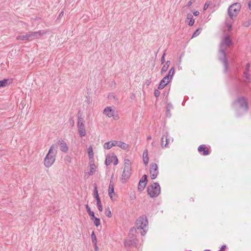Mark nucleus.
Instances as JSON below:
<instances>
[{
	"instance_id": "f257e3e1",
	"label": "nucleus",
	"mask_w": 251,
	"mask_h": 251,
	"mask_svg": "<svg viewBox=\"0 0 251 251\" xmlns=\"http://www.w3.org/2000/svg\"><path fill=\"white\" fill-rule=\"evenodd\" d=\"M233 44L232 40L228 34L226 35L221 43V49L219 50V59L224 66V71L226 72L228 70V62L226 58V52L224 46L229 47Z\"/></svg>"
},
{
	"instance_id": "f03ea898",
	"label": "nucleus",
	"mask_w": 251,
	"mask_h": 251,
	"mask_svg": "<svg viewBox=\"0 0 251 251\" xmlns=\"http://www.w3.org/2000/svg\"><path fill=\"white\" fill-rule=\"evenodd\" d=\"M148 224V221L147 218V216L145 215H143L140 216L136 221V226L135 227H132L130 229L129 234L128 235V237L126 238L127 239H130L134 240H137L136 238V236L135 235L134 233L136 232V228L137 229H143V231L141 232V234L144 235L146 233V231L144 230V227H145Z\"/></svg>"
},
{
	"instance_id": "7ed1b4c3",
	"label": "nucleus",
	"mask_w": 251,
	"mask_h": 251,
	"mask_svg": "<svg viewBox=\"0 0 251 251\" xmlns=\"http://www.w3.org/2000/svg\"><path fill=\"white\" fill-rule=\"evenodd\" d=\"M57 146L52 145L50 147L48 153L44 159V165L46 167H50L55 160Z\"/></svg>"
},
{
	"instance_id": "20e7f679",
	"label": "nucleus",
	"mask_w": 251,
	"mask_h": 251,
	"mask_svg": "<svg viewBox=\"0 0 251 251\" xmlns=\"http://www.w3.org/2000/svg\"><path fill=\"white\" fill-rule=\"evenodd\" d=\"M147 192L151 198L157 197L160 193V187L158 183L153 182L147 187Z\"/></svg>"
},
{
	"instance_id": "39448f33",
	"label": "nucleus",
	"mask_w": 251,
	"mask_h": 251,
	"mask_svg": "<svg viewBox=\"0 0 251 251\" xmlns=\"http://www.w3.org/2000/svg\"><path fill=\"white\" fill-rule=\"evenodd\" d=\"M239 104V107L244 110L245 112H247L249 110V102L248 99L245 97H239L233 103V105Z\"/></svg>"
},
{
	"instance_id": "423d86ee",
	"label": "nucleus",
	"mask_w": 251,
	"mask_h": 251,
	"mask_svg": "<svg viewBox=\"0 0 251 251\" xmlns=\"http://www.w3.org/2000/svg\"><path fill=\"white\" fill-rule=\"evenodd\" d=\"M78 121L77 123V127L79 135L81 137H84L86 135V130L84 125V121L83 118L81 117V114L80 111L77 113Z\"/></svg>"
},
{
	"instance_id": "0eeeda50",
	"label": "nucleus",
	"mask_w": 251,
	"mask_h": 251,
	"mask_svg": "<svg viewBox=\"0 0 251 251\" xmlns=\"http://www.w3.org/2000/svg\"><path fill=\"white\" fill-rule=\"evenodd\" d=\"M241 9L240 3L236 2L230 5L228 8V14L229 17L233 19L236 17Z\"/></svg>"
},
{
	"instance_id": "6e6552de",
	"label": "nucleus",
	"mask_w": 251,
	"mask_h": 251,
	"mask_svg": "<svg viewBox=\"0 0 251 251\" xmlns=\"http://www.w3.org/2000/svg\"><path fill=\"white\" fill-rule=\"evenodd\" d=\"M159 174L158 166L155 163H151L150 165V174L151 179H154Z\"/></svg>"
},
{
	"instance_id": "1a4fd4ad",
	"label": "nucleus",
	"mask_w": 251,
	"mask_h": 251,
	"mask_svg": "<svg viewBox=\"0 0 251 251\" xmlns=\"http://www.w3.org/2000/svg\"><path fill=\"white\" fill-rule=\"evenodd\" d=\"M138 243V240H134L126 238L124 241V245L127 251L133 247H137Z\"/></svg>"
},
{
	"instance_id": "9d476101",
	"label": "nucleus",
	"mask_w": 251,
	"mask_h": 251,
	"mask_svg": "<svg viewBox=\"0 0 251 251\" xmlns=\"http://www.w3.org/2000/svg\"><path fill=\"white\" fill-rule=\"evenodd\" d=\"M147 177V175H144L139 180L138 186V190L139 191L142 192L145 189L148 182Z\"/></svg>"
},
{
	"instance_id": "9b49d317",
	"label": "nucleus",
	"mask_w": 251,
	"mask_h": 251,
	"mask_svg": "<svg viewBox=\"0 0 251 251\" xmlns=\"http://www.w3.org/2000/svg\"><path fill=\"white\" fill-rule=\"evenodd\" d=\"M45 33L44 31L39 30L37 31L31 32L28 33L29 41H32L41 37Z\"/></svg>"
},
{
	"instance_id": "f8f14e48",
	"label": "nucleus",
	"mask_w": 251,
	"mask_h": 251,
	"mask_svg": "<svg viewBox=\"0 0 251 251\" xmlns=\"http://www.w3.org/2000/svg\"><path fill=\"white\" fill-rule=\"evenodd\" d=\"M198 151L200 153L202 152L201 154L203 156L209 155L211 152L210 149L204 144L199 146L198 148Z\"/></svg>"
},
{
	"instance_id": "ddd939ff",
	"label": "nucleus",
	"mask_w": 251,
	"mask_h": 251,
	"mask_svg": "<svg viewBox=\"0 0 251 251\" xmlns=\"http://www.w3.org/2000/svg\"><path fill=\"white\" fill-rule=\"evenodd\" d=\"M170 143V139L168 138V133L163 135L161 139V146L162 148H167Z\"/></svg>"
},
{
	"instance_id": "4468645a",
	"label": "nucleus",
	"mask_w": 251,
	"mask_h": 251,
	"mask_svg": "<svg viewBox=\"0 0 251 251\" xmlns=\"http://www.w3.org/2000/svg\"><path fill=\"white\" fill-rule=\"evenodd\" d=\"M57 146L59 145L60 150L64 152H67L68 151V147L67 146L66 142L62 139L59 140L57 143Z\"/></svg>"
},
{
	"instance_id": "2eb2a0df",
	"label": "nucleus",
	"mask_w": 251,
	"mask_h": 251,
	"mask_svg": "<svg viewBox=\"0 0 251 251\" xmlns=\"http://www.w3.org/2000/svg\"><path fill=\"white\" fill-rule=\"evenodd\" d=\"M171 80L168 78V76H165L163 78V79L160 81L158 86V89H163L170 82Z\"/></svg>"
},
{
	"instance_id": "dca6fc26",
	"label": "nucleus",
	"mask_w": 251,
	"mask_h": 251,
	"mask_svg": "<svg viewBox=\"0 0 251 251\" xmlns=\"http://www.w3.org/2000/svg\"><path fill=\"white\" fill-rule=\"evenodd\" d=\"M115 111L112 109L111 107H107L103 110V113L107 116L109 118L114 116Z\"/></svg>"
},
{
	"instance_id": "f3484780",
	"label": "nucleus",
	"mask_w": 251,
	"mask_h": 251,
	"mask_svg": "<svg viewBox=\"0 0 251 251\" xmlns=\"http://www.w3.org/2000/svg\"><path fill=\"white\" fill-rule=\"evenodd\" d=\"M131 174V173L123 171L122 175L121 182L123 183H125L126 182V180L129 178Z\"/></svg>"
},
{
	"instance_id": "a211bd4d",
	"label": "nucleus",
	"mask_w": 251,
	"mask_h": 251,
	"mask_svg": "<svg viewBox=\"0 0 251 251\" xmlns=\"http://www.w3.org/2000/svg\"><path fill=\"white\" fill-rule=\"evenodd\" d=\"M117 141H109L104 144L103 147L105 149L109 150L114 146H117Z\"/></svg>"
},
{
	"instance_id": "6ab92c4d",
	"label": "nucleus",
	"mask_w": 251,
	"mask_h": 251,
	"mask_svg": "<svg viewBox=\"0 0 251 251\" xmlns=\"http://www.w3.org/2000/svg\"><path fill=\"white\" fill-rule=\"evenodd\" d=\"M13 79L11 78H5L2 80H0V88L5 87L8 84L12 83Z\"/></svg>"
},
{
	"instance_id": "aec40b11",
	"label": "nucleus",
	"mask_w": 251,
	"mask_h": 251,
	"mask_svg": "<svg viewBox=\"0 0 251 251\" xmlns=\"http://www.w3.org/2000/svg\"><path fill=\"white\" fill-rule=\"evenodd\" d=\"M117 146L125 150L128 151L129 150V145L128 144L121 141H117Z\"/></svg>"
},
{
	"instance_id": "412c9836",
	"label": "nucleus",
	"mask_w": 251,
	"mask_h": 251,
	"mask_svg": "<svg viewBox=\"0 0 251 251\" xmlns=\"http://www.w3.org/2000/svg\"><path fill=\"white\" fill-rule=\"evenodd\" d=\"M114 156V154L112 153V155L108 154L106 157V159L105 161V165L106 166L109 165L113 161V156Z\"/></svg>"
},
{
	"instance_id": "4be33fe9",
	"label": "nucleus",
	"mask_w": 251,
	"mask_h": 251,
	"mask_svg": "<svg viewBox=\"0 0 251 251\" xmlns=\"http://www.w3.org/2000/svg\"><path fill=\"white\" fill-rule=\"evenodd\" d=\"M173 109V105L171 103H167L166 105V116L170 118L171 116V110Z\"/></svg>"
},
{
	"instance_id": "5701e85b",
	"label": "nucleus",
	"mask_w": 251,
	"mask_h": 251,
	"mask_svg": "<svg viewBox=\"0 0 251 251\" xmlns=\"http://www.w3.org/2000/svg\"><path fill=\"white\" fill-rule=\"evenodd\" d=\"M112 194H114V185L111 183V181L110 182L109 187H108V195L111 199V200H113L112 199Z\"/></svg>"
},
{
	"instance_id": "b1692460",
	"label": "nucleus",
	"mask_w": 251,
	"mask_h": 251,
	"mask_svg": "<svg viewBox=\"0 0 251 251\" xmlns=\"http://www.w3.org/2000/svg\"><path fill=\"white\" fill-rule=\"evenodd\" d=\"M90 171L87 173L88 176L93 175L96 172V166L94 163L90 164Z\"/></svg>"
},
{
	"instance_id": "393cba45",
	"label": "nucleus",
	"mask_w": 251,
	"mask_h": 251,
	"mask_svg": "<svg viewBox=\"0 0 251 251\" xmlns=\"http://www.w3.org/2000/svg\"><path fill=\"white\" fill-rule=\"evenodd\" d=\"M94 197L96 199V200H100V198L98 193V187L96 183L94 184Z\"/></svg>"
},
{
	"instance_id": "a878e982",
	"label": "nucleus",
	"mask_w": 251,
	"mask_h": 251,
	"mask_svg": "<svg viewBox=\"0 0 251 251\" xmlns=\"http://www.w3.org/2000/svg\"><path fill=\"white\" fill-rule=\"evenodd\" d=\"M16 39L18 40L29 41L28 33L25 35H18V36H17Z\"/></svg>"
},
{
	"instance_id": "bb28decb",
	"label": "nucleus",
	"mask_w": 251,
	"mask_h": 251,
	"mask_svg": "<svg viewBox=\"0 0 251 251\" xmlns=\"http://www.w3.org/2000/svg\"><path fill=\"white\" fill-rule=\"evenodd\" d=\"M175 74V68L172 67L169 71L168 74L166 76H168V78L171 80Z\"/></svg>"
},
{
	"instance_id": "cd10ccee",
	"label": "nucleus",
	"mask_w": 251,
	"mask_h": 251,
	"mask_svg": "<svg viewBox=\"0 0 251 251\" xmlns=\"http://www.w3.org/2000/svg\"><path fill=\"white\" fill-rule=\"evenodd\" d=\"M187 17L188 19H190V21L188 23V25L189 26H192L195 23V20L193 18V16L191 14L189 13L187 14Z\"/></svg>"
},
{
	"instance_id": "c85d7f7f",
	"label": "nucleus",
	"mask_w": 251,
	"mask_h": 251,
	"mask_svg": "<svg viewBox=\"0 0 251 251\" xmlns=\"http://www.w3.org/2000/svg\"><path fill=\"white\" fill-rule=\"evenodd\" d=\"M88 154L90 159L94 158V153L92 147H89L88 149Z\"/></svg>"
},
{
	"instance_id": "c756f323",
	"label": "nucleus",
	"mask_w": 251,
	"mask_h": 251,
	"mask_svg": "<svg viewBox=\"0 0 251 251\" xmlns=\"http://www.w3.org/2000/svg\"><path fill=\"white\" fill-rule=\"evenodd\" d=\"M97 201V205L98 207V209L100 211H102L103 210L102 206L101 204L100 199L96 200Z\"/></svg>"
},
{
	"instance_id": "7c9ffc66",
	"label": "nucleus",
	"mask_w": 251,
	"mask_h": 251,
	"mask_svg": "<svg viewBox=\"0 0 251 251\" xmlns=\"http://www.w3.org/2000/svg\"><path fill=\"white\" fill-rule=\"evenodd\" d=\"M92 242L93 244H97L96 236L94 231L91 234Z\"/></svg>"
},
{
	"instance_id": "2f4dec72",
	"label": "nucleus",
	"mask_w": 251,
	"mask_h": 251,
	"mask_svg": "<svg viewBox=\"0 0 251 251\" xmlns=\"http://www.w3.org/2000/svg\"><path fill=\"white\" fill-rule=\"evenodd\" d=\"M201 31V28L197 29L195 31V32L193 33L192 37L193 38V37H195L198 36L200 34Z\"/></svg>"
},
{
	"instance_id": "473e14b6",
	"label": "nucleus",
	"mask_w": 251,
	"mask_h": 251,
	"mask_svg": "<svg viewBox=\"0 0 251 251\" xmlns=\"http://www.w3.org/2000/svg\"><path fill=\"white\" fill-rule=\"evenodd\" d=\"M94 222V225L98 227L100 225V219L98 218H95L94 219L92 220Z\"/></svg>"
},
{
	"instance_id": "72a5a7b5",
	"label": "nucleus",
	"mask_w": 251,
	"mask_h": 251,
	"mask_svg": "<svg viewBox=\"0 0 251 251\" xmlns=\"http://www.w3.org/2000/svg\"><path fill=\"white\" fill-rule=\"evenodd\" d=\"M105 214L107 217H108L109 218L111 217L112 214H111V211L109 207H107V208L105 209Z\"/></svg>"
},
{
	"instance_id": "f704fd0d",
	"label": "nucleus",
	"mask_w": 251,
	"mask_h": 251,
	"mask_svg": "<svg viewBox=\"0 0 251 251\" xmlns=\"http://www.w3.org/2000/svg\"><path fill=\"white\" fill-rule=\"evenodd\" d=\"M168 65H165V64L163 65V66L162 67L161 70V74L162 75L164 73H165L167 70L168 69Z\"/></svg>"
},
{
	"instance_id": "c9c22d12",
	"label": "nucleus",
	"mask_w": 251,
	"mask_h": 251,
	"mask_svg": "<svg viewBox=\"0 0 251 251\" xmlns=\"http://www.w3.org/2000/svg\"><path fill=\"white\" fill-rule=\"evenodd\" d=\"M123 171L131 173V166H124Z\"/></svg>"
},
{
	"instance_id": "e433bc0d",
	"label": "nucleus",
	"mask_w": 251,
	"mask_h": 251,
	"mask_svg": "<svg viewBox=\"0 0 251 251\" xmlns=\"http://www.w3.org/2000/svg\"><path fill=\"white\" fill-rule=\"evenodd\" d=\"M244 76L246 77V78L248 80V81H246V82H249L250 80V75L249 74V72L245 71L244 72Z\"/></svg>"
},
{
	"instance_id": "4c0bfd02",
	"label": "nucleus",
	"mask_w": 251,
	"mask_h": 251,
	"mask_svg": "<svg viewBox=\"0 0 251 251\" xmlns=\"http://www.w3.org/2000/svg\"><path fill=\"white\" fill-rule=\"evenodd\" d=\"M131 163L128 159H125L124 160V166H131Z\"/></svg>"
},
{
	"instance_id": "58836bf2",
	"label": "nucleus",
	"mask_w": 251,
	"mask_h": 251,
	"mask_svg": "<svg viewBox=\"0 0 251 251\" xmlns=\"http://www.w3.org/2000/svg\"><path fill=\"white\" fill-rule=\"evenodd\" d=\"M65 161L70 163L72 162V158L69 155H66L65 157Z\"/></svg>"
},
{
	"instance_id": "ea45409f",
	"label": "nucleus",
	"mask_w": 251,
	"mask_h": 251,
	"mask_svg": "<svg viewBox=\"0 0 251 251\" xmlns=\"http://www.w3.org/2000/svg\"><path fill=\"white\" fill-rule=\"evenodd\" d=\"M159 89H155V90H154V96H155L156 98L160 96V91H159Z\"/></svg>"
},
{
	"instance_id": "a19ab883",
	"label": "nucleus",
	"mask_w": 251,
	"mask_h": 251,
	"mask_svg": "<svg viewBox=\"0 0 251 251\" xmlns=\"http://www.w3.org/2000/svg\"><path fill=\"white\" fill-rule=\"evenodd\" d=\"M251 25V20H250L247 22H245L243 23V25L245 27H248Z\"/></svg>"
},
{
	"instance_id": "79ce46f5",
	"label": "nucleus",
	"mask_w": 251,
	"mask_h": 251,
	"mask_svg": "<svg viewBox=\"0 0 251 251\" xmlns=\"http://www.w3.org/2000/svg\"><path fill=\"white\" fill-rule=\"evenodd\" d=\"M113 161H114V165H117L118 163V160L117 158V157L114 154V156H113Z\"/></svg>"
},
{
	"instance_id": "37998d69",
	"label": "nucleus",
	"mask_w": 251,
	"mask_h": 251,
	"mask_svg": "<svg viewBox=\"0 0 251 251\" xmlns=\"http://www.w3.org/2000/svg\"><path fill=\"white\" fill-rule=\"evenodd\" d=\"M143 162L145 165H147L149 162V157L148 156L143 157Z\"/></svg>"
},
{
	"instance_id": "c03bdc74",
	"label": "nucleus",
	"mask_w": 251,
	"mask_h": 251,
	"mask_svg": "<svg viewBox=\"0 0 251 251\" xmlns=\"http://www.w3.org/2000/svg\"><path fill=\"white\" fill-rule=\"evenodd\" d=\"M91 217V220H93L95 218H96V217L95 216V213L93 211L90 212V213L88 214Z\"/></svg>"
},
{
	"instance_id": "a18cd8bd",
	"label": "nucleus",
	"mask_w": 251,
	"mask_h": 251,
	"mask_svg": "<svg viewBox=\"0 0 251 251\" xmlns=\"http://www.w3.org/2000/svg\"><path fill=\"white\" fill-rule=\"evenodd\" d=\"M235 90L237 92V94L241 93V90L240 87V86H236L235 87Z\"/></svg>"
},
{
	"instance_id": "49530a36",
	"label": "nucleus",
	"mask_w": 251,
	"mask_h": 251,
	"mask_svg": "<svg viewBox=\"0 0 251 251\" xmlns=\"http://www.w3.org/2000/svg\"><path fill=\"white\" fill-rule=\"evenodd\" d=\"M166 55V53L165 52H164L163 55H162L161 56V64H163L164 62H165V56Z\"/></svg>"
},
{
	"instance_id": "de8ad7c7",
	"label": "nucleus",
	"mask_w": 251,
	"mask_h": 251,
	"mask_svg": "<svg viewBox=\"0 0 251 251\" xmlns=\"http://www.w3.org/2000/svg\"><path fill=\"white\" fill-rule=\"evenodd\" d=\"M85 207H86V210L88 214L90 213V212H92V211H91V210L90 207L89 206V205L88 204L85 205Z\"/></svg>"
},
{
	"instance_id": "09e8293b",
	"label": "nucleus",
	"mask_w": 251,
	"mask_h": 251,
	"mask_svg": "<svg viewBox=\"0 0 251 251\" xmlns=\"http://www.w3.org/2000/svg\"><path fill=\"white\" fill-rule=\"evenodd\" d=\"M112 117L115 120H118L119 119V117L117 114H115V112L114 114V116H112Z\"/></svg>"
},
{
	"instance_id": "8fccbe9b",
	"label": "nucleus",
	"mask_w": 251,
	"mask_h": 251,
	"mask_svg": "<svg viewBox=\"0 0 251 251\" xmlns=\"http://www.w3.org/2000/svg\"><path fill=\"white\" fill-rule=\"evenodd\" d=\"M209 3L207 1H206L204 4V5L203 7V10H205L207 9L209 6Z\"/></svg>"
},
{
	"instance_id": "3c124183",
	"label": "nucleus",
	"mask_w": 251,
	"mask_h": 251,
	"mask_svg": "<svg viewBox=\"0 0 251 251\" xmlns=\"http://www.w3.org/2000/svg\"><path fill=\"white\" fill-rule=\"evenodd\" d=\"M195 1V0H190L187 4L186 6L188 7H190L193 2H194Z\"/></svg>"
},
{
	"instance_id": "603ef678",
	"label": "nucleus",
	"mask_w": 251,
	"mask_h": 251,
	"mask_svg": "<svg viewBox=\"0 0 251 251\" xmlns=\"http://www.w3.org/2000/svg\"><path fill=\"white\" fill-rule=\"evenodd\" d=\"M146 156H148V150H145L144 151L143 153V157H146Z\"/></svg>"
},
{
	"instance_id": "864d4df0",
	"label": "nucleus",
	"mask_w": 251,
	"mask_h": 251,
	"mask_svg": "<svg viewBox=\"0 0 251 251\" xmlns=\"http://www.w3.org/2000/svg\"><path fill=\"white\" fill-rule=\"evenodd\" d=\"M226 245H223L221 247V248L220 250H219V251H225L226 249Z\"/></svg>"
},
{
	"instance_id": "5fc2aeb1",
	"label": "nucleus",
	"mask_w": 251,
	"mask_h": 251,
	"mask_svg": "<svg viewBox=\"0 0 251 251\" xmlns=\"http://www.w3.org/2000/svg\"><path fill=\"white\" fill-rule=\"evenodd\" d=\"M250 66V64L249 63H247V65H246V70H245V71H247V72L249 71Z\"/></svg>"
},
{
	"instance_id": "6e6d98bb",
	"label": "nucleus",
	"mask_w": 251,
	"mask_h": 251,
	"mask_svg": "<svg viewBox=\"0 0 251 251\" xmlns=\"http://www.w3.org/2000/svg\"><path fill=\"white\" fill-rule=\"evenodd\" d=\"M94 245L95 251H99V248L98 247L97 244H94Z\"/></svg>"
},
{
	"instance_id": "4d7b16f0",
	"label": "nucleus",
	"mask_w": 251,
	"mask_h": 251,
	"mask_svg": "<svg viewBox=\"0 0 251 251\" xmlns=\"http://www.w3.org/2000/svg\"><path fill=\"white\" fill-rule=\"evenodd\" d=\"M200 14V12L198 11H196L195 12H193V15L195 16H197L199 15Z\"/></svg>"
},
{
	"instance_id": "13d9d810",
	"label": "nucleus",
	"mask_w": 251,
	"mask_h": 251,
	"mask_svg": "<svg viewBox=\"0 0 251 251\" xmlns=\"http://www.w3.org/2000/svg\"><path fill=\"white\" fill-rule=\"evenodd\" d=\"M170 61H167L166 63H165V65H168V67H169V65H170Z\"/></svg>"
},
{
	"instance_id": "bf43d9fd",
	"label": "nucleus",
	"mask_w": 251,
	"mask_h": 251,
	"mask_svg": "<svg viewBox=\"0 0 251 251\" xmlns=\"http://www.w3.org/2000/svg\"><path fill=\"white\" fill-rule=\"evenodd\" d=\"M248 5H249V9L251 10V0L250 1H249Z\"/></svg>"
},
{
	"instance_id": "052dcab7",
	"label": "nucleus",
	"mask_w": 251,
	"mask_h": 251,
	"mask_svg": "<svg viewBox=\"0 0 251 251\" xmlns=\"http://www.w3.org/2000/svg\"><path fill=\"white\" fill-rule=\"evenodd\" d=\"M151 136H148V137H147V140H151Z\"/></svg>"
},
{
	"instance_id": "680f3d73",
	"label": "nucleus",
	"mask_w": 251,
	"mask_h": 251,
	"mask_svg": "<svg viewBox=\"0 0 251 251\" xmlns=\"http://www.w3.org/2000/svg\"><path fill=\"white\" fill-rule=\"evenodd\" d=\"M63 15V12H61L60 14H59V17H61Z\"/></svg>"
},
{
	"instance_id": "e2e57ef3",
	"label": "nucleus",
	"mask_w": 251,
	"mask_h": 251,
	"mask_svg": "<svg viewBox=\"0 0 251 251\" xmlns=\"http://www.w3.org/2000/svg\"><path fill=\"white\" fill-rule=\"evenodd\" d=\"M228 30H230V28H231V25H230L228 26Z\"/></svg>"
},
{
	"instance_id": "0e129e2a",
	"label": "nucleus",
	"mask_w": 251,
	"mask_h": 251,
	"mask_svg": "<svg viewBox=\"0 0 251 251\" xmlns=\"http://www.w3.org/2000/svg\"><path fill=\"white\" fill-rule=\"evenodd\" d=\"M71 124H72V126H74V121L72 120V122H71Z\"/></svg>"
},
{
	"instance_id": "69168bd1",
	"label": "nucleus",
	"mask_w": 251,
	"mask_h": 251,
	"mask_svg": "<svg viewBox=\"0 0 251 251\" xmlns=\"http://www.w3.org/2000/svg\"><path fill=\"white\" fill-rule=\"evenodd\" d=\"M71 124H72V126H74V121L72 120V122H71Z\"/></svg>"
},
{
	"instance_id": "338daca9",
	"label": "nucleus",
	"mask_w": 251,
	"mask_h": 251,
	"mask_svg": "<svg viewBox=\"0 0 251 251\" xmlns=\"http://www.w3.org/2000/svg\"><path fill=\"white\" fill-rule=\"evenodd\" d=\"M154 142H152L151 143V145H152V146H153V145H154Z\"/></svg>"
},
{
	"instance_id": "774afa93",
	"label": "nucleus",
	"mask_w": 251,
	"mask_h": 251,
	"mask_svg": "<svg viewBox=\"0 0 251 251\" xmlns=\"http://www.w3.org/2000/svg\"><path fill=\"white\" fill-rule=\"evenodd\" d=\"M204 251H210V250H205Z\"/></svg>"
}]
</instances>
